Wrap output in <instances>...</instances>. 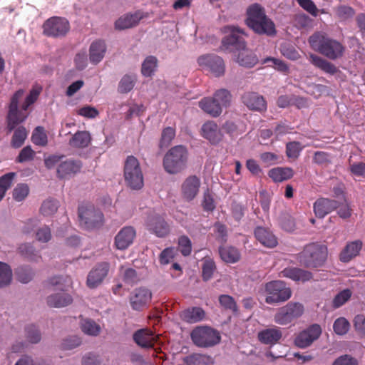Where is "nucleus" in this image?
Listing matches in <instances>:
<instances>
[{"label":"nucleus","instance_id":"obj_4","mask_svg":"<svg viewBox=\"0 0 365 365\" xmlns=\"http://www.w3.org/2000/svg\"><path fill=\"white\" fill-rule=\"evenodd\" d=\"M327 256L325 245L313 242L307 245L297 255L299 262L307 268H316L322 266Z\"/></svg>","mask_w":365,"mask_h":365},{"label":"nucleus","instance_id":"obj_34","mask_svg":"<svg viewBox=\"0 0 365 365\" xmlns=\"http://www.w3.org/2000/svg\"><path fill=\"white\" fill-rule=\"evenodd\" d=\"M309 59L313 65L327 73L334 75L338 71L337 68L333 63L315 54H310Z\"/></svg>","mask_w":365,"mask_h":365},{"label":"nucleus","instance_id":"obj_53","mask_svg":"<svg viewBox=\"0 0 365 365\" xmlns=\"http://www.w3.org/2000/svg\"><path fill=\"white\" fill-rule=\"evenodd\" d=\"M165 171L170 174L180 173L186 168L185 161H163Z\"/></svg>","mask_w":365,"mask_h":365},{"label":"nucleus","instance_id":"obj_57","mask_svg":"<svg viewBox=\"0 0 365 365\" xmlns=\"http://www.w3.org/2000/svg\"><path fill=\"white\" fill-rule=\"evenodd\" d=\"M350 324L344 317L336 319L333 324L334 332L338 335L346 334L349 329Z\"/></svg>","mask_w":365,"mask_h":365},{"label":"nucleus","instance_id":"obj_59","mask_svg":"<svg viewBox=\"0 0 365 365\" xmlns=\"http://www.w3.org/2000/svg\"><path fill=\"white\" fill-rule=\"evenodd\" d=\"M26 337L29 342L36 344L40 341L41 336L36 326L31 324L25 328Z\"/></svg>","mask_w":365,"mask_h":365},{"label":"nucleus","instance_id":"obj_9","mask_svg":"<svg viewBox=\"0 0 365 365\" xmlns=\"http://www.w3.org/2000/svg\"><path fill=\"white\" fill-rule=\"evenodd\" d=\"M124 177L127 185L132 190H140L143 185V176L138 161H125Z\"/></svg>","mask_w":365,"mask_h":365},{"label":"nucleus","instance_id":"obj_7","mask_svg":"<svg viewBox=\"0 0 365 365\" xmlns=\"http://www.w3.org/2000/svg\"><path fill=\"white\" fill-rule=\"evenodd\" d=\"M304 308L299 302H290L278 309L274 314V321L280 325H287L299 318L304 313Z\"/></svg>","mask_w":365,"mask_h":365},{"label":"nucleus","instance_id":"obj_41","mask_svg":"<svg viewBox=\"0 0 365 365\" xmlns=\"http://www.w3.org/2000/svg\"><path fill=\"white\" fill-rule=\"evenodd\" d=\"M16 173L11 172L0 177V202L4 199L6 192L9 190L13 183Z\"/></svg>","mask_w":365,"mask_h":365},{"label":"nucleus","instance_id":"obj_13","mask_svg":"<svg viewBox=\"0 0 365 365\" xmlns=\"http://www.w3.org/2000/svg\"><path fill=\"white\" fill-rule=\"evenodd\" d=\"M146 229L158 237H165L170 233L169 224L160 215L148 216L145 222Z\"/></svg>","mask_w":365,"mask_h":365},{"label":"nucleus","instance_id":"obj_61","mask_svg":"<svg viewBox=\"0 0 365 365\" xmlns=\"http://www.w3.org/2000/svg\"><path fill=\"white\" fill-rule=\"evenodd\" d=\"M301 150L302 146L298 142L294 141L287 144L286 153L288 158H297Z\"/></svg>","mask_w":365,"mask_h":365},{"label":"nucleus","instance_id":"obj_29","mask_svg":"<svg viewBox=\"0 0 365 365\" xmlns=\"http://www.w3.org/2000/svg\"><path fill=\"white\" fill-rule=\"evenodd\" d=\"M106 52V45L103 41H93L89 48V59L91 63L97 64L102 61Z\"/></svg>","mask_w":365,"mask_h":365},{"label":"nucleus","instance_id":"obj_63","mask_svg":"<svg viewBox=\"0 0 365 365\" xmlns=\"http://www.w3.org/2000/svg\"><path fill=\"white\" fill-rule=\"evenodd\" d=\"M175 251L173 247H168L162 251L159 257L161 264H168L174 258Z\"/></svg>","mask_w":365,"mask_h":365},{"label":"nucleus","instance_id":"obj_6","mask_svg":"<svg viewBox=\"0 0 365 365\" xmlns=\"http://www.w3.org/2000/svg\"><path fill=\"white\" fill-rule=\"evenodd\" d=\"M193 343L199 347H210L218 344L220 341L219 333L208 327H197L190 334Z\"/></svg>","mask_w":365,"mask_h":365},{"label":"nucleus","instance_id":"obj_40","mask_svg":"<svg viewBox=\"0 0 365 365\" xmlns=\"http://www.w3.org/2000/svg\"><path fill=\"white\" fill-rule=\"evenodd\" d=\"M212 97L217 104H219L222 110L223 108H227L230 105L232 95L230 92L225 88L217 90Z\"/></svg>","mask_w":365,"mask_h":365},{"label":"nucleus","instance_id":"obj_51","mask_svg":"<svg viewBox=\"0 0 365 365\" xmlns=\"http://www.w3.org/2000/svg\"><path fill=\"white\" fill-rule=\"evenodd\" d=\"M175 136V130L172 127L164 128L161 133V138L159 142L160 148H167Z\"/></svg>","mask_w":365,"mask_h":365},{"label":"nucleus","instance_id":"obj_50","mask_svg":"<svg viewBox=\"0 0 365 365\" xmlns=\"http://www.w3.org/2000/svg\"><path fill=\"white\" fill-rule=\"evenodd\" d=\"M58 202L56 200L48 198L43 201L41 207V212L44 216L53 215L58 210Z\"/></svg>","mask_w":365,"mask_h":365},{"label":"nucleus","instance_id":"obj_62","mask_svg":"<svg viewBox=\"0 0 365 365\" xmlns=\"http://www.w3.org/2000/svg\"><path fill=\"white\" fill-rule=\"evenodd\" d=\"M280 225L283 230L287 232H292L295 229L294 218L287 214H284L280 217Z\"/></svg>","mask_w":365,"mask_h":365},{"label":"nucleus","instance_id":"obj_17","mask_svg":"<svg viewBox=\"0 0 365 365\" xmlns=\"http://www.w3.org/2000/svg\"><path fill=\"white\" fill-rule=\"evenodd\" d=\"M242 103L250 110L259 112L267 110L264 97L255 92H246L242 96Z\"/></svg>","mask_w":365,"mask_h":365},{"label":"nucleus","instance_id":"obj_48","mask_svg":"<svg viewBox=\"0 0 365 365\" xmlns=\"http://www.w3.org/2000/svg\"><path fill=\"white\" fill-rule=\"evenodd\" d=\"M12 279L11 267L6 263L0 262V288L9 285Z\"/></svg>","mask_w":365,"mask_h":365},{"label":"nucleus","instance_id":"obj_26","mask_svg":"<svg viewBox=\"0 0 365 365\" xmlns=\"http://www.w3.org/2000/svg\"><path fill=\"white\" fill-rule=\"evenodd\" d=\"M134 341L143 348H151L155 342V336L152 331L148 329H140L133 334Z\"/></svg>","mask_w":365,"mask_h":365},{"label":"nucleus","instance_id":"obj_58","mask_svg":"<svg viewBox=\"0 0 365 365\" xmlns=\"http://www.w3.org/2000/svg\"><path fill=\"white\" fill-rule=\"evenodd\" d=\"M351 297V292L346 289L338 293L332 301L334 308H339L344 304Z\"/></svg>","mask_w":365,"mask_h":365},{"label":"nucleus","instance_id":"obj_2","mask_svg":"<svg viewBox=\"0 0 365 365\" xmlns=\"http://www.w3.org/2000/svg\"><path fill=\"white\" fill-rule=\"evenodd\" d=\"M246 25L258 35L274 36L277 29L274 21L269 18L264 8L259 4L250 5L246 11Z\"/></svg>","mask_w":365,"mask_h":365},{"label":"nucleus","instance_id":"obj_31","mask_svg":"<svg viewBox=\"0 0 365 365\" xmlns=\"http://www.w3.org/2000/svg\"><path fill=\"white\" fill-rule=\"evenodd\" d=\"M199 107L212 117H218L222 113V109L213 97H205L199 103Z\"/></svg>","mask_w":365,"mask_h":365},{"label":"nucleus","instance_id":"obj_37","mask_svg":"<svg viewBox=\"0 0 365 365\" xmlns=\"http://www.w3.org/2000/svg\"><path fill=\"white\" fill-rule=\"evenodd\" d=\"M91 137L88 131H78L69 141L71 146L78 148H83L90 144Z\"/></svg>","mask_w":365,"mask_h":365},{"label":"nucleus","instance_id":"obj_55","mask_svg":"<svg viewBox=\"0 0 365 365\" xmlns=\"http://www.w3.org/2000/svg\"><path fill=\"white\" fill-rule=\"evenodd\" d=\"M29 193V187L25 183H20L14 189L12 196L17 202L23 201Z\"/></svg>","mask_w":365,"mask_h":365},{"label":"nucleus","instance_id":"obj_35","mask_svg":"<svg viewBox=\"0 0 365 365\" xmlns=\"http://www.w3.org/2000/svg\"><path fill=\"white\" fill-rule=\"evenodd\" d=\"M268 175L274 182H279L292 178L294 172L289 168H275L269 171Z\"/></svg>","mask_w":365,"mask_h":365},{"label":"nucleus","instance_id":"obj_15","mask_svg":"<svg viewBox=\"0 0 365 365\" xmlns=\"http://www.w3.org/2000/svg\"><path fill=\"white\" fill-rule=\"evenodd\" d=\"M201 182L200 179L196 175H190L185 178L180 187L182 198L187 202H190L197 195Z\"/></svg>","mask_w":365,"mask_h":365},{"label":"nucleus","instance_id":"obj_24","mask_svg":"<svg viewBox=\"0 0 365 365\" xmlns=\"http://www.w3.org/2000/svg\"><path fill=\"white\" fill-rule=\"evenodd\" d=\"M279 276L291 279L294 281L307 282L312 278V274L309 271L297 267H287L280 272Z\"/></svg>","mask_w":365,"mask_h":365},{"label":"nucleus","instance_id":"obj_20","mask_svg":"<svg viewBox=\"0 0 365 365\" xmlns=\"http://www.w3.org/2000/svg\"><path fill=\"white\" fill-rule=\"evenodd\" d=\"M339 207L337 201L329 198H319L314 204V211L317 217L323 218Z\"/></svg>","mask_w":365,"mask_h":365},{"label":"nucleus","instance_id":"obj_46","mask_svg":"<svg viewBox=\"0 0 365 365\" xmlns=\"http://www.w3.org/2000/svg\"><path fill=\"white\" fill-rule=\"evenodd\" d=\"M28 135V131L24 126L18 127L13 135L11 144L14 148H20Z\"/></svg>","mask_w":365,"mask_h":365},{"label":"nucleus","instance_id":"obj_1","mask_svg":"<svg viewBox=\"0 0 365 365\" xmlns=\"http://www.w3.org/2000/svg\"><path fill=\"white\" fill-rule=\"evenodd\" d=\"M242 36H246L242 29L232 26L230 34L222 39V47L225 50L230 51H237V62L242 66L252 68L258 63V58L252 51L246 48V42Z\"/></svg>","mask_w":365,"mask_h":365},{"label":"nucleus","instance_id":"obj_18","mask_svg":"<svg viewBox=\"0 0 365 365\" xmlns=\"http://www.w3.org/2000/svg\"><path fill=\"white\" fill-rule=\"evenodd\" d=\"M201 135L212 144H217L223 138L219 126L212 120L207 121L202 125Z\"/></svg>","mask_w":365,"mask_h":365},{"label":"nucleus","instance_id":"obj_28","mask_svg":"<svg viewBox=\"0 0 365 365\" xmlns=\"http://www.w3.org/2000/svg\"><path fill=\"white\" fill-rule=\"evenodd\" d=\"M180 317L182 321L193 324L203 320L205 317V312L201 307H193L183 310Z\"/></svg>","mask_w":365,"mask_h":365},{"label":"nucleus","instance_id":"obj_43","mask_svg":"<svg viewBox=\"0 0 365 365\" xmlns=\"http://www.w3.org/2000/svg\"><path fill=\"white\" fill-rule=\"evenodd\" d=\"M42 91V87L38 85H35L32 87L29 92V94L25 98L24 103L21 105V109L23 110H27V109L34 104L38 99L40 93Z\"/></svg>","mask_w":365,"mask_h":365},{"label":"nucleus","instance_id":"obj_30","mask_svg":"<svg viewBox=\"0 0 365 365\" xmlns=\"http://www.w3.org/2000/svg\"><path fill=\"white\" fill-rule=\"evenodd\" d=\"M24 110H19V108L15 109H9L6 121L7 129L9 132L14 130L16 127L26 120L29 114L24 113Z\"/></svg>","mask_w":365,"mask_h":365},{"label":"nucleus","instance_id":"obj_56","mask_svg":"<svg viewBox=\"0 0 365 365\" xmlns=\"http://www.w3.org/2000/svg\"><path fill=\"white\" fill-rule=\"evenodd\" d=\"M178 250L183 256H189L192 252V242L186 235H182L178 238Z\"/></svg>","mask_w":365,"mask_h":365},{"label":"nucleus","instance_id":"obj_12","mask_svg":"<svg viewBox=\"0 0 365 365\" xmlns=\"http://www.w3.org/2000/svg\"><path fill=\"white\" fill-rule=\"evenodd\" d=\"M321 334V327L317 324H314L297 334L294 339V344L300 349L307 348L317 340Z\"/></svg>","mask_w":365,"mask_h":365},{"label":"nucleus","instance_id":"obj_23","mask_svg":"<svg viewBox=\"0 0 365 365\" xmlns=\"http://www.w3.org/2000/svg\"><path fill=\"white\" fill-rule=\"evenodd\" d=\"M282 336V330L278 327L265 329L258 333L259 341L267 345L277 344L281 339Z\"/></svg>","mask_w":365,"mask_h":365},{"label":"nucleus","instance_id":"obj_21","mask_svg":"<svg viewBox=\"0 0 365 365\" xmlns=\"http://www.w3.org/2000/svg\"><path fill=\"white\" fill-rule=\"evenodd\" d=\"M256 239L264 247L274 248L277 244V238L268 228L257 227L254 231Z\"/></svg>","mask_w":365,"mask_h":365},{"label":"nucleus","instance_id":"obj_60","mask_svg":"<svg viewBox=\"0 0 365 365\" xmlns=\"http://www.w3.org/2000/svg\"><path fill=\"white\" fill-rule=\"evenodd\" d=\"M312 19L305 14H298L294 16V25L299 29H306L312 26Z\"/></svg>","mask_w":365,"mask_h":365},{"label":"nucleus","instance_id":"obj_42","mask_svg":"<svg viewBox=\"0 0 365 365\" xmlns=\"http://www.w3.org/2000/svg\"><path fill=\"white\" fill-rule=\"evenodd\" d=\"M220 307L225 309L230 310L232 313L236 314L238 312V307L235 299L228 294H221L218 297Z\"/></svg>","mask_w":365,"mask_h":365},{"label":"nucleus","instance_id":"obj_19","mask_svg":"<svg viewBox=\"0 0 365 365\" xmlns=\"http://www.w3.org/2000/svg\"><path fill=\"white\" fill-rule=\"evenodd\" d=\"M151 292L146 288L135 289L130 296V302L131 307L135 310H140L145 307L151 300Z\"/></svg>","mask_w":365,"mask_h":365},{"label":"nucleus","instance_id":"obj_64","mask_svg":"<svg viewBox=\"0 0 365 365\" xmlns=\"http://www.w3.org/2000/svg\"><path fill=\"white\" fill-rule=\"evenodd\" d=\"M202 206L205 211L212 212L215 209V204L212 195L209 191L205 192Z\"/></svg>","mask_w":365,"mask_h":365},{"label":"nucleus","instance_id":"obj_22","mask_svg":"<svg viewBox=\"0 0 365 365\" xmlns=\"http://www.w3.org/2000/svg\"><path fill=\"white\" fill-rule=\"evenodd\" d=\"M143 18L142 12L138 11L134 14H127L120 16L115 22V28L117 30H124L132 28L138 24L139 21Z\"/></svg>","mask_w":365,"mask_h":365},{"label":"nucleus","instance_id":"obj_36","mask_svg":"<svg viewBox=\"0 0 365 365\" xmlns=\"http://www.w3.org/2000/svg\"><path fill=\"white\" fill-rule=\"evenodd\" d=\"M185 365H213L212 359L207 355L194 353L182 359Z\"/></svg>","mask_w":365,"mask_h":365},{"label":"nucleus","instance_id":"obj_10","mask_svg":"<svg viewBox=\"0 0 365 365\" xmlns=\"http://www.w3.org/2000/svg\"><path fill=\"white\" fill-rule=\"evenodd\" d=\"M197 63L202 70L210 72L215 77H220L225 74V62L221 57L217 55L201 56L197 58Z\"/></svg>","mask_w":365,"mask_h":365},{"label":"nucleus","instance_id":"obj_52","mask_svg":"<svg viewBox=\"0 0 365 365\" xmlns=\"http://www.w3.org/2000/svg\"><path fill=\"white\" fill-rule=\"evenodd\" d=\"M216 269V265L213 259H205L203 261L202 267V276L204 281H208L212 277L214 272Z\"/></svg>","mask_w":365,"mask_h":365},{"label":"nucleus","instance_id":"obj_38","mask_svg":"<svg viewBox=\"0 0 365 365\" xmlns=\"http://www.w3.org/2000/svg\"><path fill=\"white\" fill-rule=\"evenodd\" d=\"M18 253L29 261L37 262L41 259V255L35 250L34 247L29 243L20 245L18 247Z\"/></svg>","mask_w":365,"mask_h":365},{"label":"nucleus","instance_id":"obj_3","mask_svg":"<svg viewBox=\"0 0 365 365\" xmlns=\"http://www.w3.org/2000/svg\"><path fill=\"white\" fill-rule=\"evenodd\" d=\"M310 46L316 51L331 60L341 58L344 46L338 41L328 36L323 32H316L309 38Z\"/></svg>","mask_w":365,"mask_h":365},{"label":"nucleus","instance_id":"obj_27","mask_svg":"<svg viewBox=\"0 0 365 365\" xmlns=\"http://www.w3.org/2000/svg\"><path fill=\"white\" fill-rule=\"evenodd\" d=\"M363 243L357 240L348 242L340 253L339 259L343 262H348L356 257L362 248Z\"/></svg>","mask_w":365,"mask_h":365},{"label":"nucleus","instance_id":"obj_45","mask_svg":"<svg viewBox=\"0 0 365 365\" xmlns=\"http://www.w3.org/2000/svg\"><path fill=\"white\" fill-rule=\"evenodd\" d=\"M82 331L91 336H98L101 332V327L92 319H84L81 323Z\"/></svg>","mask_w":365,"mask_h":365},{"label":"nucleus","instance_id":"obj_44","mask_svg":"<svg viewBox=\"0 0 365 365\" xmlns=\"http://www.w3.org/2000/svg\"><path fill=\"white\" fill-rule=\"evenodd\" d=\"M136 78L133 75H125L118 83V92L120 93H127L134 87Z\"/></svg>","mask_w":365,"mask_h":365},{"label":"nucleus","instance_id":"obj_8","mask_svg":"<svg viewBox=\"0 0 365 365\" xmlns=\"http://www.w3.org/2000/svg\"><path fill=\"white\" fill-rule=\"evenodd\" d=\"M78 217L81 224L86 229H93L103 223V215L92 205H82L78 207Z\"/></svg>","mask_w":365,"mask_h":365},{"label":"nucleus","instance_id":"obj_32","mask_svg":"<svg viewBox=\"0 0 365 365\" xmlns=\"http://www.w3.org/2000/svg\"><path fill=\"white\" fill-rule=\"evenodd\" d=\"M47 304L51 307H64L73 302L71 296L64 292L49 295L46 299Z\"/></svg>","mask_w":365,"mask_h":365},{"label":"nucleus","instance_id":"obj_39","mask_svg":"<svg viewBox=\"0 0 365 365\" xmlns=\"http://www.w3.org/2000/svg\"><path fill=\"white\" fill-rule=\"evenodd\" d=\"M188 152L185 146L179 145L170 148L164 160H186Z\"/></svg>","mask_w":365,"mask_h":365},{"label":"nucleus","instance_id":"obj_14","mask_svg":"<svg viewBox=\"0 0 365 365\" xmlns=\"http://www.w3.org/2000/svg\"><path fill=\"white\" fill-rule=\"evenodd\" d=\"M110 269L108 262H101L97 264L89 272L87 276L86 285L91 289H95L101 285L105 278L107 277Z\"/></svg>","mask_w":365,"mask_h":365},{"label":"nucleus","instance_id":"obj_11","mask_svg":"<svg viewBox=\"0 0 365 365\" xmlns=\"http://www.w3.org/2000/svg\"><path fill=\"white\" fill-rule=\"evenodd\" d=\"M43 34L50 37H63L70 29L68 20L62 17L53 16L47 19L43 24Z\"/></svg>","mask_w":365,"mask_h":365},{"label":"nucleus","instance_id":"obj_25","mask_svg":"<svg viewBox=\"0 0 365 365\" xmlns=\"http://www.w3.org/2000/svg\"><path fill=\"white\" fill-rule=\"evenodd\" d=\"M81 168V161H61L57 165V175L61 179L67 178L78 173Z\"/></svg>","mask_w":365,"mask_h":365},{"label":"nucleus","instance_id":"obj_47","mask_svg":"<svg viewBox=\"0 0 365 365\" xmlns=\"http://www.w3.org/2000/svg\"><path fill=\"white\" fill-rule=\"evenodd\" d=\"M158 60L153 56H148L143 61L141 68V73L144 76L149 77L151 76L156 67H157Z\"/></svg>","mask_w":365,"mask_h":365},{"label":"nucleus","instance_id":"obj_33","mask_svg":"<svg viewBox=\"0 0 365 365\" xmlns=\"http://www.w3.org/2000/svg\"><path fill=\"white\" fill-rule=\"evenodd\" d=\"M219 255L222 261L227 263H235L240 259V252L233 246H220Z\"/></svg>","mask_w":365,"mask_h":365},{"label":"nucleus","instance_id":"obj_54","mask_svg":"<svg viewBox=\"0 0 365 365\" xmlns=\"http://www.w3.org/2000/svg\"><path fill=\"white\" fill-rule=\"evenodd\" d=\"M15 273L17 279L22 283H28L34 275L33 270L28 267H20L16 269Z\"/></svg>","mask_w":365,"mask_h":365},{"label":"nucleus","instance_id":"obj_49","mask_svg":"<svg viewBox=\"0 0 365 365\" xmlns=\"http://www.w3.org/2000/svg\"><path fill=\"white\" fill-rule=\"evenodd\" d=\"M32 142L37 145L45 146L48 143V137L45 130L41 126L36 127L31 135Z\"/></svg>","mask_w":365,"mask_h":365},{"label":"nucleus","instance_id":"obj_16","mask_svg":"<svg viewBox=\"0 0 365 365\" xmlns=\"http://www.w3.org/2000/svg\"><path fill=\"white\" fill-rule=\"evenodd\" d=\"M135 230L131 226L123 227L115 237V245L118 250H124L133 242Z\"/></svg>","mask_w":365,"mask_h":365},{"label":"nucleus","instance_id":"obj_5","mask_svg":"<svg viewBox=\"0 0 365 365\" xmlns=\"http://www.w3.org/2000/svg\"><path fill=\"white\" fill-rule=\"evenodd\" d=\"M265 302L269 304L282 303L292 297V290L282 280L271 281L265 284Z\"/></svg>","mask_w":365,"mask_h":365}]
</instances>
